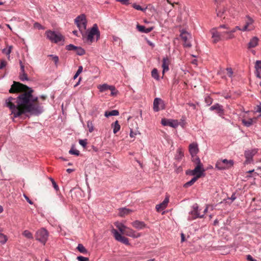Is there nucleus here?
Instances as JSON below:
<instances>
[{"instance_id": "obj_1", "label": "nucleus", "mask_w": 261, "mask_h": 261, "mask_svg": "<svg viewBox=\"0 0 261 261\" xmlns=\"http://www.w3.org/2000/svg\"><path fill=\"white\" fill-rule=\"evenodd\" d=\"M33 90L28 86L17 82H14L9 90L10 93H21L17 98L9 97L6 100V106L10 108L14 118L25 113L39 115L42 113L43 107L34 103L38 97L33 95Z\"/></svg>"}, {"instance_id": "obj_2", "label": "nucleus", "mask_w": 261, "mask_h": 261, "mask_svg": "<svg viewBox=\"0 0 261 261\" xmlns=\"http://www.w3.org/2000/svg\"><path fill=\"white\" fill-rule=\"evenodd\" d=\"M233 161L232 160H220L217 162L215 167L218 170H224L231 168L233 166Z\"/></svg>"}, {"instance_id": "obj_3", "label": "nucleus", "mask_w": 261, "mask_h": 261, "mask_svg": "<svg viewBox=\"0 0 261 261\" xmlns=\"http://www.w3.org/2000/svg\"><path fill=\"white\" fill-rule=\"evenodd\" d=\"M45 34L47 38L52 42L58 43L63 39V36L60 33L54 31H47Z\"/></svg>"}, {"instance_id": "obj_4", "label": "nucleus", "mask_w": 261, "mask_h": 261, "mask_svg": "<svg viewBox=\"0 0 261 261\" xmlns=\"http://www.w3.org/2000/svg\"><path fill=\"white\" fill-rule=\"evenodd\" d=\"M48 237V231L44 228L38 230L36 233V240L42 243L43 245L46 242Z\"/></svg>"}, {"instance_id": "obj_5", "label": "nucleus", "mask_w": 261, "mask_h": 261, "mask_svg": "<svg viewBox=\"0 0 261 261\" xmlns=\"http://www.w3.org/2000/svg\"><path fill=\"white\" fill-rule=\"evenodd\" d=\"M95 35L96 36V40H98L100 37V32L98 30V26L96 23L93 24L92 28L88 33L87 37V40L92 42L93 40V37Z\"/></svg>"}, {"instance_id": "obj_6", "label": "nucleus", "mask_w": 261, "mask_h": 261, "mask_svg": "<svg viewBox=\"0 0 261 261\" xmlns=\"http://www.w3.org/2000/svg\"><path fill=\"white\" fill-rule=\"evenodd\" d=\"M111 232L113 234L115 240H116L117 241L120 242L126 245H129L130 244L129 243L128 239L127 238L122 236L120 233H119L118 232V231L116 229L113 228L111 230Z\"/></svg>"}, {"instance_id": "obj_7", "label": "nucleus", "mask_w": 261, "mask_h": 261, "mask_svg": "<svg viewBox=\"0 0 261 261\" xmlns=\"http://www.w3.org/2000/svg\"><path fill=\"white\" fill-rule=\"evenodd\" d=\"M74 22L80 29L83 28L84 29H86L87 21L85 15L81 14L78 16L75 19Z\"/></svg>"}, {"instance_id": "obj_8", "label": "nucleus", "mask_w": 261, "mask_h": 261, "mask_svg": "<svg viewBox=\"0 0 261 261\" xmlns=\"http://www.w3.org/2000/svg\"><path fill=\"white\" fill-rule=\"evenodd\" d=\"M246 18L247 19L245 20V24L242 28L241 31L245 32L253 30L254 29V27L253 25L254 20L248 15L246 16Z\"/></svg>"}, {"instance_id": "obj_9", "label": "nucleus", "mask_w": 261, "mask_h": 261, "mask_svg": "<svg viewBox=\"0 0 261 261\" xmlns=\"http://www.w3.org/2000/svg\"><path fill=\"white\" fill-rule=\"evenodd\" d=\"M193 210L191 211L190 213L191 217H189L188 220H192L195 219L197 218H203L204 215H200L198 212V205L197 203H195L193 205Z\"/></svg>"}, {"instance_id": "obj_10", "label": "nucleus", "mask_w": 261, "mask_h": 261, "mask_svg": "<svg viewBox=\"0 0 261 261\" xmlns=\"http://www.w3.org/2000/svg\"><path fill=\"white\" fill-rule=\"evenodd\" d=\"M161 123L164 126H169L173 128H176L178 126V122L177 120L162 119Z\"/></svg>"}, {"instance_id": "obj_11", "label": "nucleus", "mask_w": 261, "mask_h": 261, "mask_svg": "<svg viewBox=\"0 0 261 261\" xmlns=\"http://www.w3.org/2000/svg\"><path fill=\"white\" fill-rule=\"evenodd\" d=\"M180 36L181 39L184 41V47L188 48L190 47L191 46V44L188 41V40L191 37V35L188 32L182 30L180 32Z\"/></svg>"}, {"instance_id": "obj_12", "label": "nucleus", "mask_w": 261, "mask_h": 261, "mask_svg": "<svg viewBox=\"0 0 261 261\" xmlns=\"http://www.w3.org/2000/svg\"><path fill=\"white\" fill-rule=\"evenodd\" d=\"M164 101L160 98H155L153 101V110L158 112L160 109H164Z\"/></svg>"}, {"instance_id": "obj_13", "label": "nucleus", "mask_w": 261, "mask_h": 261, "mask_svg": "<svg viewBox=\"0 0 261 261\" xmlns=\"http://www.w3.org/2000/svg\"><path fill=\"white\" fill-rule=\"evenodd\" d=\"M212 38L213 39V42L217 43L222 39L224 36L223 33H220L216 31L215 29H213L212 31Z\"/></svg>"}, {"instance_id": "obj_14", "label": "nucleus", "mask_w": 261, "mask_h": 261, "mask_svg": "<svg viewBox=\"0 0 261 261\" xmlns=\"http://www.w3.org/2000/svg\"><path fill=\"white\" fill-rule=\"evenodd\" d=\"M123 234H125L134 238H138L141 236V234L140 233L137 232L133 229L127 227L125 228Z\"/></svg>"}, {"instance_id": "obj_15", "label": "nucleus", "mask_w": 261, "mask_h": 261, "mask_svg": "<svg viewBox=\"0 0 261 261\" xmlns=\"http://www.w3.org/2000/svg\"><path fill=\"white\" fill-rule=\"evenodd\" d=\"M257 149H252L246 151L245 152V156L246 158V162L248 163H250L252 160L253 156L257 153Z\"/></svg>"}, {"instance_id": "obj_16", "label": "nucleus", "mask_w": 261, "mask_h": 261, "mask_svg": "<svg viewBox=\"0 0 261 261\" xmlns=\"http://www.w3.org/2000/svg\"><path fill=\"white\" fill-rule=\"evenodd\" d=\"M210 110L211 111H216V112L219 114L220 116H222L224 115V110L223 106L219 105V103H216L210 107Z\"/></svg>"}, {"instance_id": "obj_17", "label": "nucleus", "mask_w": 261, "mask_h": 261, "mask_svg": "<svg viewBox=\"0 0 261 261\" xmlns=\"http://www.w3.org/2000/svg\"><path fill=\"white\" fill-rule=\"evenodd\" d=\"M205 170L203 166L196 165L194 169L193 170V174H196V176H199V178L204 176Z\"/></svg>"}, {"instance_id": "obj_18", "label": "nucleus", "mask_w": 261, "mask_h": 261, "mask_svg": "<svg viewBox=\"0 0 261 261\" xmlns=\"http://www.w3.org/2000/svg\"><path fill=\"white\" fill-rule=\"evenodd\" d=\"M169 201V196H167L162 203L156 205L155 208L156 211L158 212H160L162 210H164L167 207Z\"/></svg>"}, {"instance_id": "obj_19", "label": "nucleus", "mask_w": 261, "mask_h": 261, "mask_svg": "<svg viewBox=\"0 0 261 261\" xmlns=\"http://www.w3.org/2000/svg\"><path fill=\"white\" fill-rule=\"evenodd\" d=\"M189 152L192 157L196 155L198 152V144L196 143H192L189 145Z\"/></svg>"}, {"instance_id": "obj_20", "label": "nucleus", "mask_w": 261, "mask_h": 261, "mask_svg": "<svg viewBox=\"0 0 261 261\" xmlns=\"http://www.w3.org/2000/svg\"><path fill=\"white\" fill-rule=\"evenodd\" d=\"M132 225L134 228L139 230L143 229L146 227V225L144 222L139 220H136L133 222Z\"/></svg>"}, {"instance_id": "obj_21", "label": "nucleus", "mask_w": 261, "mask_h": 261, "mask_svg": "<svg viewBox=\"0 0 261 261\" xmlns=\"http://www.w3.org/2000/svg\"><path fill=\"white\" fill-rule=\"evenodd\" d=\"M259 39L257 37H253L248 44V48H251L256 47L258 43Z\"/></svg>"}, {"instance_id": "obj_22", "label": "nucleus", "mask_w": 261, "mask_h": 261, "mask_svg": "<svg viewBox=\"0 0 261 261\" xmlns=\"http://www.w3.org/2000/svg\"><path fill=\"white\" fill-rule=\"evenodd\" d=\"M137 29L138 30L142 33H148L152 31L153 30V27H149L148 28H146L144 25H141L139 24H137Z\"/></svg>"}, {"instance_id": "obj_23", "label": "nucleus", "mask_w": 261, "mask_h": 261, "mask_svg": "<svg viewBox=\"0 0 261 261\" xmlns=\"http://www.w3.org/2000/svg\"><path fill=\"white\" fill-rule=\"evenodd\" d=\"M132 211L130 209L123 207L119 209V215L121 217H124L125 215L130 214Z\"/></svg>"}, {"instance_id": "obj_24", "label": "nucleus", "mask_w": 261, "mask_h": 261, "mask_svg": "<svg viewBox=\"0 0 261 261\" xmlns=\"http://www.w3.org/2000/svg\"><path fill=\"white\" fill-rule=\"evenodd\" d=\"M169 59L168 58H164L163 59L162 67L163 68V72L164 73L169 70Z\"/></svg>"}, {"instance_id": "obj_25", "label": "nucleus", "mask_w": 261, "mask_h": 261, "mask_svg": "<svg viewBox=\"0 0 261 261\" xmlns=\"http://www.w3.org/2000/svg\"><path fill=\"white\" fill-rule=\"evenodd\" d=\"M199 178V176H194V177H193L190 181L187 182L186 183H185L184 185V188H188L190 186H191L192 185H193L196 181V180Z\"/></svg>"}, {"instance_id": "obj_26", "label": "nucleus", "mask_w": 261, "mask_h": 261, "mask_svg": "<svg viewBox=\"0 0 261 261\" xmlns=\"http://www.w3.org/2000/svg\"><path fill=\"white\" fill-rule=\"evenodd\" d=\"M119 114V112L117 110H112L111 111H106L105 113V116L106 117H108L112 116H118Z\"/></svg>"}, {"instance_id": "obj_27", "label": "nucleus", "mask_w": 261, "mask_h": 261, "mask_svg": "<svg viewBox=\"0 0 261 261\" xmlns=\"http://www.w3.org/2000/svg\"><path fill=\"white\" fill-rule=\"evenodd\" d=\"M111 125L114 134H116L120 129V125L119 124L117 120L113 123Z\"/></svg>"}, {"instance_id": "obj_28", "label": "nucleus", "mask_w": 261, "mask_h": 261, "mask_svg": "<svg viewBox=\"0 0 261 261\" xmlns=\"http://www.w3.org/2000/svg\"><path fill=\"white\" fill-rule=\"evenodd\" d=\"M254 121H255L256 118L249 119L248 120L243 119L242 123L245 126H246L247 127H249L251 125L253 124V123L254 122Z\"/></svg>"}, {"instance_id": "obj_29", "label": "nucleus", "mask_w": 261, "mask_h": 261, "mask_svg": "<svg viewBox=\"0 0 261 261\" xmlns=\"http://www.w3.org/2000/svg\"><path fill=\"white\" fill-rule=\"evenodd\" d=\"M110 87L111 86L107 84H104L101 85H99L98 88L99 89L100 92H103L109 90Z\"/></svg>"}, {"instance_id": "obj_30", "label": "nucleus", "mask_w": 261, "mask_h": 261, "mask_svg": "<svg viewBox=\"0 0 261 261\" xmlns=\"http://www.w3.org/2000/svg\"><path fill=\"white\" fill-rule=\"evenodd\" d=\"M116 227L119 229V230L122 233V234L124 233L125 228L126 226L124 225L123 224L119 223L118 222H116L115 224Z\"/></svg>"}, {"instance_id": "obj_31", "label": "nucleus", "mask_w": 261, "mask_h": 261, "mask_svg": "<svg viewBox=\"0 0 261 261\" xmlns=\"http://www.w3.org/2000/svg\"><path fill=\"white\" fill-rule=\"evenodd\" d=\"M77 249L82 253L87 254L88 253L87 250L85 247L81 244H79L77 247Z\"/></svg>"}, {"instance_id": "obj_32", "label": "nucleus", "mask_w": 261, "mask_h": 261, "mask_svg": "<svg viewBox=\"0 0 261 261\" xmlns=\"http://www.w3.org/2000/svg\"><path fill=\"white\" fill-rule=\"evenodd\" d=\"M75 53L77 55L83 56L85 54V50L81 47H76V49L75 50Z\"/></svg>"}, {"instance_id": "obj_33", "label": "nucleus", "mask_w": 261, "mask_h": 261, "mask_svg": "<svg viewBox=\"0 0 261 261\" xmlns=\"http://www.w3.org/2000/svg\"><path fill=\"white\" fill-rule=\"evenodd\" d=\"M7 237L2 232H0V243L4 245L7 242Z\"/></svg>"}, {"instance_id": "obj_34", "label": "nucleus", "mask_w": 261, "mask_h": 261, "mask_svg": "<svg viewBox=\"0 0 261 261\" xmlns=\"http://www.w3.org/2000/svg\"><path fill=\"white\" fill-rule=\"evenodd\" d=\"M151 76L152 77L156 80H159V76L158 74V71L156 68H154L151 71Z\"/></svg>"}, {"instance_id": "obj_35", "label": "nucleus", "mask_w": 261, "mask_h": 261, "mask_svg": "<svg viewBox=\"0 0 261 261\" xmlns=\"http://www.w3.org/2000/svg\"><path fill=\"white\" fill-rule=\"evenodd\" d=\"M87 127L90 133H92L94 130V125L92 121L88 120L87 121Z\"/></svg>"}, {"instance_id": "obj_36", "label": "nucleus", "mask_w": 261, "mask_h": 261, "mask_svg": "<svg viewBox=\"0 0 261 261\" xmlns=\"http://www.w3.org/2000/svg\"><path fill=\"white\" fill-rule=\"evenodd\" d=\"M23 235L28 239H32L33 238L32 233L27 230L23 231Z\"/></svg>"}, {"instance_id": "obj_37", "label": "nucleus", "mask_w": 261, "mask_h": 261, "mask_svg": "<svg viewBox=\"0 0 261 261\" xmlns=\"http://www.w3.org/2000/svg\"><path fill=\"white\" fill-rule=\"evenodd\" d=\"M223 35L224 36L223 38L225 39H231L233 37V34L231 33L229 31L223 32Z\"/></svg>"}, {"instance_id": "obj_38", "label": "nucleus", "mask_w": 261, "mask_h": 261, "mask_svg": "<svg viewBox=\"0 0 261 261\" xmlns=\"http://www.w3.org/2000/svg\"><path fill=\"white\" fill-rule=\"evenodd\" d=\"M69 153L70 154H73L76 156H78L80 154V151L76 149H75L73 146H72L71 149L69 151Z\"/></svg>"}, {"instance_id": "obj_39", "label": "nucleus", "mask_w": 261, "mask_h": 261, "mask_svg": "<svg viewBox=\"0 0 261 261\" xmlns=\"http://www.w3.org/2000/svg\"><path fill=\"white\" fill-rule=\"evenodd\" d=\"M19 77L20 80L22 81L29 80L27 74L24 72V71L23 72H21L19 75Z\"/></svg>"}, {"instance_id": "obj_40", "label": "nucleus", "mask_w": 261, "mask_h": 261, "mask_svg": "<svg viewBox=\"0 0 261 261\" xmlns=\"http://www.w3.org/2000/svg\"><path fill=\"white\" fill-rule=\"evenodd\" d=\"M12 49V46H9L8 48H4L2 50V53L5 54L6 55L9 56L10 53H11ZM10 56H9V57Z\"/></svg>"}, {"instance_id": "obj_41", "label": "nucleus", "mask_w": 261, "mask_h": 261, "mask_svg": "<svg viewBox=\"0 0 261 261\" xmlns=\"http://www.w3.org/2000/svg\"><path fill=\"white\" fill-rule=\"evenodd\" d=\"M133 7L137 10H140V11H142L143 12H144L146 11L147 8H143L141 7V6H140V5H137L136 4H133Z\"/></svg>"}, {"instance_id": "obj_42", "label": "nucleus", "mask_w": 261, "mask_h": 261, "mask_svg": "<svg viewBox=\"0 0 261 261\" xmlns=\"http://www.w3.org/2000/svg\"><path fill=\"white\" fill-rule=\"evenodd\" d=\"M109 90L111 91V95L115 96L118 93V91L116 89L115 87L113 86H111Z\"/></svg>"}, {"instance_id": "obj_43", "label": "nucleus", "mask_w": 261, "mask_h": 261, "mask_svg": "<svg viewBox=\"0 0 261 261\" xmlns=\"http://www.w3.org/2000/svg\"><path fill=\"white\" fill-rule=\"evenodd\" d=\"M83 71V67L82 66H80L79 67V68L76 71V72L75 73V74H74V76H73V80H75L76 79L78 76L79 75V74L82 72Z\"/></svg>"}, {"instance_id": "obj_44", "label": "nucleus", "mask_w": 261, "mask_h": 261, "mask_svg": "<svg viewBox=\"0 0 261 261\" xmlns=\"http://www.w3.org/2000/svg\"><path fill=\"white\" fill-rule=\"evenodd\" d=\"M255 70H260L261 72V60H257L255 64Z\"/></svg>"}, {"instance_id": "obj_45", "label": "nucleus", "mask_w": 261, "mask_h": 261, "mask_svg": "<svg viewBox=\"0 0 261 261\" xmlns=\"http://www.w3.org/2000/svg\"><path fill=\"white\" fill-rule=\"evenodd\" d=\"M76 46L73 45V44H69L66 46V49L68 50H75L76 49Z\"/></svg>"}, {"instance_id": "obj_46", "label": "nucleus", "mask_w": 261, "mask_h": 261, "mask_svg": "<svg viewBox=\"0 0 261 261\" xmlns=\"http://www.w3.org/2000/svg\"><path fill=\"white\" fill-rule=\"evenodd\" d=\"M79 143L81 146H82L84 148H85L87 144V140H80Z\"/></svg>"}, {"instance_id": "obj_47", "label": "nucleus", "mask_w": 261, "mask_h": 261, "mask_svg": "<svg viewBox=\"0 0 261 261\" xmlns=\"http://www.w3.org/2000/svg\"><path fill=\"white\" fill-rule=\"evenodd\" d=\"M193 161L195 163L196 166H203L202 164L201 163L200 159L197 156H196L194 160H193Z\"/></svg>"}, {"instance_id": "obj_48", "label": "nucleus", "mask_w": 261, "mask_h": 261, "mask_svg": "<svg viewBox=\"0 0 261 261\" xmlns=\"http://www.w3.org/2000/svg\"><path fill=\"white\" fill-rule=\"evenodd\" d=\"M205 101L208 106H210L211 104H212L213 99L210 96H207L205 98Z\"/></svg>"}, {"instance_id": "obj_49", "label": "nucleus", "mask_w": 261, "mask_h": 261, "mask_svg": "<svg viewBox=\"0 0 261 261\" xmlns=\"http://www.w3.org/2000/svg\"><path fill=\"white\" fill-rule=\"evenodd\" d=\"M77 259L79 261H89V259L88 257H84L83 256H79L77 257Z\"/></svg>"}, {"instance_id": "obj_50", "label": "nucleus", "mask_w": 261, "mask_h": 261, "mask_svg": "<svg viewBox=\"0 0 261 261\" xmlns=\"http://www.w3.org/2000/svg\"><path fill=\"white\" fill-rule=\"evenodd\" d=\"M49 56L52 57L53 60L54 61L55 63L56 64H57V63L59 61V58H58V57L57 56L54 55H49Z\"/></svg>"}, {"instance_id": "obj_51", "label": "nucleus", "mask_w": 261, "mask_h": 261, "mask_svg": "<svg viewBox=\"0 0 261 261\" xmlns=\"http://www.w3.org/2000/svg\"><path fill=\"white\" fill-rule=\"evenodd\" d=\"M34 27L35 28L38 29L39 30H42V29H43V27L38 22H35L34 24Z\"/></svg>"}, {"instance_id": "obj_52", "label": "nucleus", "mask_w": 261, "mask_h": 261, "mask_svg": "<svg viewBox=\"0 0 261 261\" xmlns=\"http://www.w3.org/2000/svg\"><path fill=\"white\" fill-rule=\"evenodd\" d=\"M117 2H120L122 4L124 5H128L129 4V0H116Z\"/></svg>"}, {"instance_id": "obj_53", "label": "nucleus", "mask_w": 261, "mask_h": 261, "mask_svg": "<svg viewBox=\"0 0 261 261\" xmlns=\"http://www.w3.org/2000/svg\"><path fill=\"white\" fill-rule=\"evenodd\" d=\"M59 197L60 198V202L64 205H65L66 204V202H65V198L62 195H59Z\"/></svg>"}, {"instance_id": "obj_54", "label": "nucleus", "mask_w": 261, "mask_h": 261, "mask_svg": "<svg viewBox=\"0 0 261 261\" xmlns=\"http://www.w3.org/2000/svg\"><path fill=\"white\" fill-rule=\"evenodd\" d=\"M226 70L227 71V75H228V76L231 77V76L233 74V71H232V69L231 68H227Z\"/></svg>"}, {"instance_id": "obj_55", "label": "nucleus", "mask_w": 261, "mask_h": 261, "mask_svg": "<svg viewBox=\"0 0 261 261\" xmlns=\"http://www.w3.org/2000/svg\"><path fill=\"white\" fill-rule=\"evenodd\" d=\"M177 153H178V155H177L176 156V159H178V160H179V159H181V158L184 156V154H183V153L181 152V150H178V152H177Z\"/></svg>"}, {"instance_id": "obj_56", "label": "nucleus", "mask_w": 261, "mask_h": 261, "mask_svg": "<svg viewBox=\"0 0 261 261\" xmlns=\"http://www.w3.org/2000/svg\"><path fill=\"white\" fill-rule=\"evenodd\" d=\"M7 65V62L4 61V60H2L1 61V64H0V69H2L3 68H4Z\"/></svg>"}, {"instance_id": "obj_57", "label": "nucleus", "mask_w": 261, "mask_h": 261, "mask_svg": "<svg viewBox=\"0 0 261 261\" xmlns=\"http://www.w3.org/2000/svg\"><path fill=\"white\" fill-rule=\"evenodd\" d=\"M53 186L54 189L56 190V191H58L59 190V188L57 184V183L55 182V181H53Z\"/></svg>"}, {"instance_id": "obj_58", "label": "nucleus", "mask_w": 261, "mask_h": 261, "mask_svg": "<svg viewBox=\"0 0 261 261\" xmlns=\"http://www.w3.org/2000/svg\"><path fill=\"white\" fill-rule=\"evenodd\" d=\"M24 197L26 199V200L28 201V203H29L30 204H33V202L32 200H31L25 194L23 195Z\"/></svg>"}, {"instance_id": "obj_59", "label": "nucleus", "mask_w": 261, "mask_h": 261, "mask_svg": "<svg viewBox=\"0 0 261 261\" xmlns=\"http://www.w3.org/2000/svg\"><path fill=\"white\" fill-rule=\"evenodd\" d=\"M255 74L256 77L261 79V72L260 70H255Z\"/></svg>"}, {"instance_id": "obj_60", "label": "nucleus", "mask_w": 261, "mask_h": 261, "mask_svg": "<svg viewBox=\"0 0 261 261\" xmlns=\"http://www.w3.org/2000/svg\"><path fill=\"white\" fill-rule=\"evenodd\" d=\"M224 10H223V11H221V10H219L218 12H217V16L218 17H222L223 15V13H224Z\"/></svg>"}, {"instance_id": "obj_61", "label": "nucleus", "mask_w": 261, "mask_h": 261, "mask_svg": "<svg viewBox=\"0 0 261 261\" xmlns=\"http://www.w3.org/2000/svg\"><path fill=\"white\" fill-rule=\"evenodd\" d=\"M19 64H20V65L21 72H23L24 70V66L22 64V63L21 61H19Z\"/></svg>"}, {"instance_id": "obj_62", "label": "nucleus", "mask_w": 261, "mask_h": 261, "mask_svg": "<svg viewBox=\"0 0 261 261\" xmlns=\"http://www.w3.org/2000/svg\"><path fill=\"white\" fill-rule=\"evenodd\" d=\"M219 28H223V29H226L227 30H229V27H228V25H226V24L220 25L219 26Z\"/></svg>"}, {"instance_id": "obj_63", "label": "nucleus", "mask_w": 261, "mask_h": 261, "mask_svg": "<svg viewBox=\"0 0 261 261\" xmlns=\"http://www.w3.org/2000/svg\"><path fill=\"white\" fill-rule=\"evenodd\" d=\"M247 259L248 261H253L254 258L252 257L251 255H247Z\"/></svg>"}, {"instance_id": "obj_64", "label": "nucleus", "mask_w": 261, "mask_h": 261, "mask_svg": "<svg viewBox=\"0 0 261 261\" xmlns=\"http://www.w3.org/2000/svg\"><path fill=\"white\" fill-rule=\"evenodd\" d=\"M256 112L261 113V103L257 106Z\"/></svg>"}]
</instances>
